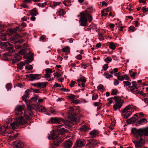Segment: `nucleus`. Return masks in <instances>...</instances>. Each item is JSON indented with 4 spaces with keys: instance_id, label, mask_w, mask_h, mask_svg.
Listing matches in <instances>:
<instances>
[{
    "instance_id": "nucleus-23",
    "label": "nucleus",
    "mask_w": 148,
    "mask_h": 148,
    "mask_svg": "<svg viewBox=\"0 0 148 148\" xmlns=\"http://www.w3.org/2000/svg\"><path fill=\"white\" fill-rule=\"evenodd\" d=\"M137 119V117L134 116L130 119L127 120V122L129 124L132 123L136 121Z\"/></svg>"
},
{
    "instance_id": "nucleus-59",
    "label": "nucleus",
    "mask_w": 148,
    "mask_h": 148,
    "mask_svg": "<svg viewBox=\"0 0 148 148\" xmlns=\"http://www.w3.org/2000/svg\"><path fill=\"white\" fill-rule=\"evenodd\" d=\"M101 105V103L98 102H95L94 103V105L95 106H97Z\"/></svg>"
},
{
    "instance_id": "nucleus-9",
    "label": "nucleus",
    "mask_w": 148,
    "mask_h": 148,
    "mask_svg": "<svg viewBox=\"0 0 148 148\" xmlns=\"http://www.w3.org/2000/svg\"><path fill=\"white\" fill-rule=\"evenodd\" d=\"M15 119V121L17 122L18 125L19 124H26L27 122L22 116L17 117Z\"/></svg>"
},
{
    "instance_id": "nucleus-34",
    "label": "nucleus",
    "mask_w": 148,
    "mask_h": 148,
    "mask_svg": "<svg viewBox=\"0 0 148 148\" xmlns=\"http://www.w3.org/2000/svg\"><path fill=\"white\" fill-rule=\"evenodd\" d=\"M62 51L65 53H69L70 51V48L69 46H66V47L62 48Z\"/></svg>"
},
{
    "instance_id": "nucleus-4",
    "label": "nucleus",
    "mask_w": 148,
    "mask_h": 148,
    "mask_svg": "<svg viewBox=\"0 0 148 148\" xmlns=\"http://www.w3.org/2000/svg\"><path fill=\"white\" fill-rule=\"evenodd\" d=\"M37 97L36 96H34L32 97L30 100L27 101L26 102H25L27 105V109L29 110V112H32V110H34V108L32 106L30 105V102L31 101H36L37 100Z\"/></svg>"
},
{
    "instance_id": "nucleus-36",
    "label": "nucleus",
    "mask_w": 148,
    "mask_h": 148,
    "mask_svg": "<svg viewBox=\"0 0 148 148\" xmlns=\"http://www.w3.org/2000/svg\"><path fill=\"white\" fill-rule=\"evenodd\" d=\"M80 129L82 131H86L89 129V127L86 125H84Z\"/></svg>"
},
{
    "instance_id": "nucleus-13",
    "label": "nucleus",
    "mask_w": 148,
    "mask_h": 148,
    "mask_svg": "<svg viewBox=\"0 0 148 148\" xmlns=\"http://www.w3.org/2000/svg\"><path fill=\"white\" fill-rule=\"evenodd\" d=\"M131 92L137 94L140 92V91L138 90V88L137 87H133L132 86H130L129 87Z\"/></svg>"
},
{
    "instance_id": "nucleus-8",
    "label": "nucleus",
    "mask_w": 148,
    "mask_h": 148,
    "mask_svg": "<svg viewBox=\"0 0 148 148\" xmlns=\"http://www.w3.org/2000/svg\"><path fill=\"white\" fill-rule=\"evenodd\" d=\"M0 45L1 46L6 47L8 50L12 49L13 47L12 45L8 42H1L0 43Z\"/></svg>"
},
{
    "instance_id": "nucleus-35",
    "label": "nucleus",
    "mask_w": 148,
    "mask_h": 148,
    "mask_svg": "<svg viewBox=\"0 0 148 148\" xmlns=\"http://www.w3.org/2000/svg\"><path fill=\"white\" fill-rule=\"evenodd\" d=\"M56 13L57 15L60 16L64 15L65 14V12L63 9H60Z\"/></svg>"
},
{
    "instance_id": "nucleus-29",
    "label": "nucleus",
    "mask_w": 148,
    "mask_h": 148,
    "mask_svg": "<svg viewBox=\"0 0 148 148\" xmlns=\"http://www.w3.org/2000/svg\"><path fill=\"white\" fill-rule=\"evenodd\" d=\"M132 106L130 105H129L123 109V112H127L129 110H132Z\"/></svg>"
},
{
    "instance_id": "nucleus-55",
    "label": "nucleus",
    "mask_w": 148,
    "mask_h": 148,
    "mask_svg": "<svg viewBox=\"0 0 148 148\" xmlns=\"http://www.w3.org/2000/svg\"><path fill=\"white\" fill-rule=\"evenodd\" d=\"M104 75L106 78H110L112 77V76L107 73H104Z\"/></svg>"
},
{
    "instance_id": "nucleus-37",
    "label": "nucleus",
    "mask_w": 148,
    "mask_h": 148,
    "mask_svg": "<svg viewBox=\"0 0 148 148\" xmlns=\"http://www.w3.org/2000/svg\"><path fill=\"white\" fill-rule=\"evenodd\" d=\"M37 109H38V110L40 111L41 112H45L46 111V110L45 108L43 106H39L37 107Z\"/></svg>"
},
{
    "instance_id": "nucleus-33",
    "label": "nucleus",
    "mask_w": 148,
    "mask_h": 148,
    "mask_svg": "<svg viewBox=\"0 0 148 148\" xmlns=\"http://www.w3.org/2000/svg\"><path fill=\"white\" fill-rule=\"evenodd\" d=\"M56 132H54L53 134L52 138L54 140L60 138V135H57L56 134Z\"/></svg>"
},
{
    "instance_id": "nucleus-24",
    "label": "nucleus",
    "mask_w": 148,
    "mask_h": 148,
    "mask_svg": "<svg viewBox=\"0 0 148 148\" xmlns=\"http://www.w3.org/2000/svg\"><path fill=\"white\" fill-rule=\"evenodd\" d=\"M51 74L46 73L44 75V77L47 80L49 81H52L53 79V78H51Z\"/></svg>"
},
{
    "instance_id": "nucleus-15",
    "label": "nucleus",
    "mask_w": 148,
    "mask_h": 148,
    "mask_svg": "<svg viewBox=\"0 0 148 148\" xmlns=\"http://www.w3.org/2000/svg\"><path fill=\"white\" fill-rule=\"evenodd\" d=\"M64 147L66 148H70L72 145V143L70 140L65 141L63 143Z\"/></svg>"
},
{
    "instance_id": "nucleus-61",
    "label": "nucleus",
    "mask_w": 148,
    "mask_h": 148,
    "mask_svg": "<svg viewBox=\"0 0 148 148\" xmlns=\"http://www.w3.org/2000/svg\"><path fill=\"white\" fill-rule=\"evenodd\" d=\"M25 52V50L23 49L19 51L18 53L20 55H23Z\"/></svg>"
},
{
    "instance_id": "nucleus-5",
    "label": "nucleus",
    "mask_w": 148,
    "mask_h": 148,
    "mask_svg": "<svg viewBox=\"0 0 148 148\" xmlns=\"http://www.w3.org/2000/svg\"><path fill=\"white\" fill-rule=\"evenodd\" d=\"M33 53L30 52H29L28 54H27L26 55L24 56V57L26 58H27V60H25V62L26 64H28L30 63L33 60Z\"/></svg>"
},
{
    "instance_id": "nucleus-58",
    "label": "nucleus",
    "mask_w": 148,
    "mask_h": 148,
    "mask_svg": "<svg viewBox=\"0 0 148 148\" xmlns=\"http://www.w3.org/2000/svg\"><path fill=\"white\" fill-rule=\"evenodd\" d=\"M114 84L115 86H117L119 83V82L118 81V80L116 79H115L114 80Z\"/></svg>"
},
{
    "instance_id": "nucleus-26",
    "label": "nucleus",
    "mask_w": 148,
    "mask_h": 148,
    "mask_svg": "<svg viewBox=\"0 0 148 148\" xmlns=\"http://www.w3.org/2000/svg\"><path fill=\"white\" fill-rule=\"evenodd\" d=\"M8 136L9 137V140H13V138L17 137V135H16V134L14 135L13 133L12 132L8 133Z\"/></svg>"
},
{
    "instance_id": "nucleus-47",
    "label": "nucleus",
    "mask_w": 148,
    "mask_h": 148,
    "mask_svg": "<svg viewBox=\"0 0 148 148\" xmlns=\"http://www.w3.org/2000/svg\"><path fill=\"white\" fill-rule=\"evenodd\" d=\"M6 87L7 89L8 90L12 88V84L10 83L7 84L6 85Z\"/></svg>"
},
{
    "instance_id": "nucleus-57",
    "label": "nucleus",
    "mask_w": 148,
    "mask_h": 148,
    "mask_svg": "<svg viewBox=\"0 0 148 148\" xmlns=\"http://www.w3.org/2000/svg\"><path fill=\"white\" fill-rule=\"evenodd\" d=\"M142 10L145 13L146 12L148 11V9L145 7L142 8Z\"/></svg>"
},
{
    "instance_id": "nucleus-2",
    "label": "nucleus",
    "mask_w": 148,
    "mask_h": 148,
    "mask_svg": "<svg viewBox=\"0 0 148 148\" xmlns=\"http://www.w3.org/2000/svg\"><path fill=\"white\" fill-rule=\"evenodd\" d=\"M113 99L115 101V104L113 106V108L115 111H116L121 108L124 103V101L120 97L115 96L114 97H111L108 99V103L106 104L107 106H109L113 103Z\"/></svg>"
},
{
    "instance_id": "nucleus-45",
    "label": "nucleus",
    "mask_w": 148,
    "mask_h": 148,
    "mask_svg": "<svg viewBox=\"0 0 148 148\" xmlns=\"http://www.w3.org/2000/svg\"><path fill=\"white\" fill-rule=\"evenodd\" d=\"M46 73L51 75V74L52 73V70L50 69H46L45 70Z\"/></svg>"
},
{
    "instance_id": "nucleus-38",
    "label": "nucleus",
    "mask_w": 148,
    "mask_h": 148,
    "mask_svg": "<svg viewBox=\"0 0 148 148\" xmlns=\"http://www.w3.org/2000/svg\"><path fill=\"white\" fill-rule=\"evenodd\" d=\"M25 34H26V33H24L23 34H16L15 35L16 37L14 38V39H15V38H22L23 36H24L25 35Z\"/></svg>"
},
{
    "instance_id": "nucleus-30",
    "label": "nucleus",
    "mask_w": 148,
    "mask_h": 148,
    "mask_svg": "<svg viewBox=\"0 0 148 148\" xmlns=\"http://www.w3.org/2000/svg\"><path fill=\"white\" fill-rule=\"evenodd\" d=\"M30 14L32 16H36L38 14L36 8H34L31 10L30 12Z\"/></svg>"
},
{
    "instance_id": "nucleus-62",
    "label": "nucleus",
    "mask_w": 148,
    "mask_h": 148,
    "mask_svg": "<svg viewBox=\"0 0 148 148\" xmlns=\"http://www.w3.org/2000/svg\"><path fill=\"white\" fill-rule=\"evenodd\" d=\"M76 58L78 60H81L82 58V56L80 54L77 55L76 56Z\"/></svg>"
},
{
    "instance_id": "nucleus-18",
    "label": "nucleus",
    "mask_w": 148,
    "mask_h": 148,
    "mask_svg": "<svg viewBox=\"0 0 148 148\" xmlns=\"http://www.w3.org/2000/svg\"><path fill=\"white\" fill-rule=\"evenodd\" d=\"M137 122L139 125H142L146 123L147 121L146 118H143L138 120Z\"/></svg>"
},
{
    "instance_id": "nucleus-39",
    "label": "nucleus",
    "mask_w": 148,
    "mask_h": 148,
    "mask_svg": "<svg viewBox=\"0 0 148 148\" xmlns=\"http://www.w3.org/2000/svg\"><path fill=\"white\" fill-rule=\"evenodd\" d=\"M130 81H124L123 82V83L124 84V86H130L131 85V83L130 82Z\"/></svg>"
},
{
    "instance_id": "nucleus-28",
    "label": "nucleus",
    "mask_w": 148,
    "mask_h": 148,
    "mask_svg": "<svg viewBox=\"0 0 148 148\" xmlns=\"http://www.w3.org/2000/svg\"><path fill=\"white\" fill-rule=\"evenodd\" d=\"M67 97L69 99L74 100L75 99L78 98V96L72 94H70L67 96Z\"/></svg>"
},
{
    "instance_id": "nucleus-48",
    "label": "nucleus",
    "mask_w": 148,
    "mask_h": 148,
    "mask_svg": "<svg viewBox=\"0 0 148 148\" xmlns=\"http://www.w3.org/2000/svg\"><path fill=\"white\" fill-rule=\"evenodd\" d=\"M117 79L120 81H123L124 80V77L123 75H119L118 76Z\"/></svg>"
},
{
    "instance_id": "nucleus-41",
    "label": "nucleus",
    "mask_w": 148,
    "mask_h": 148,
    "mask_svg": "<svg viewBox=\"0 0 148 148\" xmlns=\"http://www.w3.org/2000/svg\"><path fill=\"white\" fill-rule=\"evenodd\" d=\"M0 34H1V38L3 40H5L6 38L5 36H4V33H0Z\"/></svg>"
},
{
    "instance_id": "nucleus-49",
    "label": "nucleus",
    "mask_w": 148,
    "mask_h": 148,
    "mask_svg": "<svg viewBox=\"0 0 148 148\" xmlns=\"http://www.w3.org/2000/svg\"><path fill=\"white\" fill-rule=\"evenodd\" d=\"M103 68L104 71H106L108 68V64H104L103 66Z\"/></svg>"
},
{
    "instance_id": "nucleus-3",
    "label": "nucleus",
    "mask_w": 148,
    "mask_h": 148,
    "mask_svg": "<svg viewBox=\"0 0 148 148\" xmlns=\"http://www.w3.org/2000/svg\"><path fill=\"white\" fill-rule=\"evenodd\" d=\"M132 132L134 137L138 138L139 136L141 137L143 135L144 136H148V127L137 129L136 128L132 129Z\"/></svg>"
},
{
    "instance_id": "nucleus-7",
    "label": "nucleus",
    "mask_w": 148,
    "mask_h": 148,
    "mask_svg": "<svg viewBox=\"0 0 148 148\" xmlns=\"http://www.w3.org/2000/svg\"><path fill=\"white\" fill-rule=\"evenodd\" d=\"M40 74H30L29 78L31 81H34L35 80L40 79Z\"/></svg>"
},
{
    "instance_id": "nucleus-43",
    "label": "nucleus",
    "mask_w": 148,
    "mask_h": 148,
    "mask_svg": "<svg viewBox=\"0 0 148 148\" xmlns=\"http://www.w3.org/2000/svg\"><path fill=\"white\" fill-rule=\"evenodd\" d=\"M111 58L110 57H107L105 59V62L108 63L112 61Z\"/></svg>"
},
{
    "instance_id": "nucleus-46",
    "label": "nucleus",
    "mask_w": 148,
    "mask_h": 148,
    "mask_svg": "<svg viewBox=\"0 0 148 148\" xmlns=\"http://www.w3.org/2000/svg\"><path fill=\"white\" fill-rule=\"evenodd\" d=\"M123 77H124V79H125L128 81H131V80L130 78V77L128 76L127 75H124L123 76Z\"/></svg>"
},
{
    "instance_id": "nucleus-52",
    "label": "nucleus",
    "mask_w": 148,
    "mask_h": 148,
    "mask_svg": "<svg viewBox=\"0 0 148 148\" xmlns=\"http://www.w3.org/2000/svg\"><path fill=\"white\" fill-rule=\"evenodd\" d=\"M75 83H76L75 81H71V84H70V87L71 88L73 87Z\"/></svg>"
},
{
    "instance_id": "nucleus-56",
    "label": "nucleus",
    "mask_w": 148,
    "mask_h": 148,
    "mask_svg": "<svg viewBox=\"0 0 148 148\" xmlns=\"http://www.w3.org/2000/svg\"><path fill=\"white\" fill-rule=\"evenodd\" d=\"M132 7L131 4H129L127 7V9L129 11H131L132 10Z\"/></svg>"
},
{
    "instance_id": "nucleus-25",
    "label": "nucleus",
    "mask_w": 148,
    "mask_h": 148,
    "mask_svg": "<svg viewBox=\"0 0 148 148\" xmlns=\"http://www.w3.org/2000/svg\"><path fill=\"white\" fill-rule=\"evenodd\" d=\"M48 84V83L46 82H39V88H44Z\"/></svg>"
},
{
    "instance_id": "nucleus-17",
    "label": "nucleus",
    "mask_w": 148,
    "mask_h": 148,
    "mask_svg": "<svg viewBox=\"0 0 148 148\" xmlns=\"http://www.w3.org/2000/svg\"><path fill=\"white\" fill-rule=\"evenodd\" d=\"M132 110H129L127 112H123V117L125 119L128 118L132 114Z\"/></svg>"
},
{
    "instance_id": "nucleus-64",
    "label": "nucleus",
    "mask_w": 148,
    "mask_h": 148,
    "mask_svg": "<svg viewBox=\"0 0 148 148\" xmlns=\"http://www.w3.org/2000/svg\"><path fill=\"white\" fill-rule=\"evenodd\" d=\"M141 146V145L140 143L139 142H137L136 143V144L135 145V147H140Z\"/></svg>"
},
{
    "instance_id": "nucleus-31",
    "label": "nucleus",
    "mask_w": 148,
    "mask_h": 148,
    "mask_svg": "<svg viewBox=\"0 0 148 148\" xmlns=\"http://www.w3.org/2000/svg\"><path fill=\"white\" fill-rule=\"evenodd\" d=\"M14 57L15 59L14 60H13V62L15 61V62H18L21 59V57L18 54L16 53L14 55Z\"/></svg>"
},
{
    "instance_id": "nucleus-10",
    "label": "nucleus",
    "mask_w": 148,
    "mask_h": 148,
    "mask_svg": "<svg viewBox=\"0 0 148 148\" xmlns=\"http://www.w3.org/2000/svg\"><path fill=\"white\" fill-rule=\"evenodd\" d=\"M14 146L17 148H22L24 146L23 143L20 141H15L13 142Z\"/></svg>"
},
{
    "instance_id": "nucleus-51",
    "label": "nucleus",
    "mask_w": 148,
    "mask_h": 148,
    "mask_svg": "<svg viewBox=\"0 0 148 148\" xmlns=\"http://www.w3.org/2000/svg\"><path fill=\"white\" fill-rule=\"evenodd\" d=\"M103 86L101 84L99 85L97 87L98 89L100 90V91H102L103 90Z\"/></svg>"
},
{
    "instance_id": "nucleus-6",
    "label": "nucleus",
    "mask_w": 148,
    "mask_h": 148,
    "mask_svg": "<svg viewBox=\"0 0 148 148\" xmlns=\"http://www.w3.org/2000/svg\"><path fill=\"white\" fill-rule=\"evenodd\" d=\"M23 108L20 105L17 106L15 108V111L16 115H21L23 113Z\"/></svg>"
},
{
    "instance_id": "nucleus-54",
    "label": "nucleus",
    "mask_w": 148,
    "mask_h": 148,
    "mask_svg": "<svg viewBox=\"0 0 148 148\" xmlns=\"http://www.w3.org/2000/svg\"><path fill=\"white\" fill-rule=\"evenodd\" d=\"M80 102V101L78 99H76L75 100H73L72 101V103H73L75 104H78Z\"/></svg>"
},
{
    "instance_id": "nucleus-44",
    "label": "nucleus",
    "mask_w": 148,
    "mask_h": 148,
    "mask_svg": "<svg viewBox=\"0 0 148 148\" xmlns=\"http://www.w3.org/2000/svg\"><path fill=\"white\" fill-rule=\"evenodd\" d=\"M98 98V95L97 94H94L92 96V99L93 100H95Z\"/></svg>"
},
{
    "instance_id": "nucleus-53",
    "label": "nucleus",
    "mask_w": 148,
    "mask_h": 148,
    "mask_svg": "<svg viewBox=\"0 0 148 148\" xmlns=\"http://www.w3.org/2000/svg\"><path fill=\"white\" fill-rule=\"evenodd\" d=\"M50 112L52 114H57L58 113L57 112H56L55 110H53V109H51L50 110Z\"/></svg>"
},
{
    "instance_id": "nucleus-21",
    "label": "nucleus",
    "mask_w": 148,
    "mask_h": 148,
    "mask_svg": "<svg viewBox=\"0 0 148 148\" xmlns=\"http://www.w3.org/2000/svg\"><path fill=\"white\" fill-rule=\"evenodd\" d=\"M29 90H27L25 91V95L22 96V99L23 101L25 102H26L28 101L26 99L27 98L29 94Z\"/></svg>"
},
{
    "instance_id": "nucleus-1",
    "label": "nucleus",
    "mask_w": 148,
    "mask_h": 148,
    "mask_svg": "<svg viewBox=\"0 0 148 148\" xmlns=\"http://www.w3.org/2000/svg\"><path fill=\"white\" fill-rule=\"evenodd\" d=\"M89 12H92L90 10H88L81 12L78 15V16L80 17L79 22L80 25L83 26H86L87 19L90 22L92 21V17L90 14Z\"/></svg>"
},
{
    "instance_id": "nucleus-42",
    "label": "nucleus",
    "mask_w": 148,
    "mask_h": 148,
    "mask_svg": "<svg viewBox=\"0 0 148 148\" xmlns=\"http://www.w3.org/2000/svg\"><path fill=\"white\" fill-rule=\"evenodd\" d=\"M8 31L9 32V33H8L9 34H12L16 33V30L15 29H10Z\"/></svg>"
},
{
    "instance_id": "nucleus-63",
    "label": "nucleus",
    "mask_w": 148,
    "mask_h": 148,
    "mask_svg": "<svg viewBox=\"0 0 148 148\" xmlns=\"http://www.w3.org/2000/svg\"><path fill=\"white\" fill-rule=\"evenodd\" d=\"M70 109L71 111L68 112V114H70V115H72L73 112V107H71L70 108Z\"/></svg>"
},
{
    "instance_id": "nucleus-60",
    "label": "nucleus",
    "mask_w": 148,
    "mask_h": 148,
    "mask_svg": "<svg viewBox=\"0 0 148 148\" xmlns=\"http://www.w3.org/2000/svg\"><path fill=\"white\" fill-rule=\"evenodd\" d=\"M32 85L35 87L39 88V82L32 84Z\"/></svg>"
},
{
    "instance_id": "nucleus-32",
    "label": "nucleus",
    "mask_w": 148,
    "mask_h": 148,
    "mask_svg": "<svg viewBox=\"0 0 148 148\" xmlns=\"http://www.w3.org/2000/svg\"><path fill=\"white\" fill-rule=\"evenodd\" d=\"M25 64H27L25 62H20L17 64V66L19 68L21 69L23 66L25 65Z\"/></svg>"
},
{
    "instance_id": "nucleus-27",
    "label": "nucleus",
    "mask_w": 148,
    "mask_h": 148,
    "mask_svg": "<svg viewBox=\"0 0 148 148\" xmlns=\"http://www.w3.org/2000/svg\"><path fill=\"white\" fill-rule=\"evenodd\" d=\"M63 139H61L60 138L59 139L54 140L53 141L54 144L55 145L58 146L59 145V141H60V142L62 143L63 141Z\"/></svg>"
},
{
    "instance_id": "nucleus-50",
    "label": "nucleus",
    "mask_w": 148,
    "mask_h": 148,
    "mask_svg": "<svg viewBox=\"0 0 148 148\" xmlns=\"http://www.w3.org/2000/svg\"><path fill=\"white\" fill-rule=\"evenodd\" d=\"M25 68L29 70H31L32 69L33 67L31 65H28L25 66Z\"/></svg>"
},
{
    "instance_id": "nucleus-19",
    "label": "nucleus",
    "mask_w": 148,
    "mask_h": 148,
    "mask_svg": "<svg viewBox=\"0 0 148 148\" xmlns=\"http://www.w3.org/2000/svg\"><path fill=\"white\" fill-rule=\"evenodd\" d=\"M10 125L11 126L12 129H15L17 128L19 126L17 122L15 121V119L13 122L11 123Z\"/></svg>"
},
{
    "instance_id": "nucleus-11",
    "label": "nucleus",
    "mask_w": 148,
    "mask_h": 148,
    "mask_svg": "<svg viewBox=\"0 0 148 148\" xmlns=\"http://www.w3.org/2000/svg\"><path fill=\"white\" fill-rule=\"evenodd\" d=\"M89 134L92 137L94 138L98 136L99 132L98 130H95L90 132Z\"/></svg>"
},
{
    "instance_id": "nucleus-40",
    "label": "nucleus",
    "mask_w": 148,
    "mask_h": 148,
    "mask_svg": "<svg viewBox=\"0 0 148 148\" xmlns=\"http://www.w3.org/2000/svg\"><path fill=\"white\" fill-rule=\"evenodd\" d=\"M117 92V90L116 89H113L112 90L111 95H115Z\"/></svg>"
},
{
    "instance_id": "nucleus-22",
    "label": "nucleus",
    "mask_w": 148,
    "mask_h": 148,
    "mask_svg": "<svg viewBox=\"0 0 148 148\" xmlns=\"http://www.w3.org/2000/svg\"><path fill=\"white\" fill-rule=\"evenodd\" d=\"M9 128H10V127L8 126L7 123L5 124L3 127H2L0 125V133L1 131L4 132L6 130L9 129Z\"/></svg>"
},
{
    "instance_id": "nucleus-12",
    "label": "nucleus",
    "mask_w": 148,
    "mask_h": 148,
    "mask_svg": "<svg viewBox=\"0 0 148 148\" xmlns=\"http://www.w3.org/2000/svg\"><path fill=\"white\" fill-rule=\"evenodd\" d=\"M33 113L32 112H26L24 113V116L27 120L30 119Z\"/></svg>"
},
{
    "instance_id": "nucleus-20",
    "label": "nucleus",
    "mask_w": 148,
    "mask_h": 148,
    "mask_svg": "<svg viewBox=\"0 0 148 148\" xmlns=\"http://www.w3.org/2000/svg\"><path fill=\"white\" fill-rule=\"evenodd\" d=\"M107 45L109 46L110 48L112 50H114L116 47L115 45L112 42H108L107 43Z\"/></svg>"
},
{
    "instance_id": "nucleus-16",
    "label": "nucleus",
    "mask_w": 148,
    "mask_h": 148,
    "mask_svg": "<svg viewBox=\"0 0 148 148\" xmlns=\"http://www.w3.org/2000/svg\"><path fill=\"white\" fill-rule=\"evenodd\" d=\"M77 146L79 147H82L84 146L86 142L84 140H77Z\"/></svg>"
},
{
    "instance_id": "nucleus-14",
    "label": "nucleus",
    "mask_w": 148,
    "mask_h": 148,
    "mask_svg": "<svg viewBox=\"0 0 148 148\" xmlns=\"http://www.w3.org/2000/svg\"><path fill=\"white\" fill-rule=\"evenodd\" d=\"M62 120V118L56 117L51 118V122L53 123H60Z\"/></svg>"
}]
</instances>
